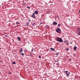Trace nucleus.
<instances>
[{
  "mask_svg": "<svg viewBox=\"0 0 80 80\" xmlns=\"http://www.w3.org/2000/svg\"><path fill=\"white\" fill-rule=\"evenodd\" d=\"M61 26V24H58V27H60Z\"/></svg>",
  "mask_w": 80,
  "mask_h": 80,
  "instance_id": "obj_8",
  "label": "nucleus"
},
{
  "mask_svg": "<svg viewBox=\"0 0 80 80\" xmlns=\"http://www.w3.org/2000/svg\"><path fill=\"white\" fill-rule=\"evenodd\" d=\"M56 31L58 33H61V30L59 28H58L56 29Z\"/></svg>",
  "mask_w": 80,
  "mask_h": 80,
  "instance_id": "obj_2",
  "label": "nucleus"
},
{
  "mask_svg": "<svg viewBox=\"0 0 80 80\" xmlns=\"http://www.w3.org/2000/svg\"><path fill=\"white\" fill-rule=\"evenodd\" d=\"M56 55H58V53H56Z\"/></svg>",
  "mask_w": 80,
  "mask_h": 80,
  "instance_id": "obj_23",
  "label": "nucleus"
},
{
  "mask_svg": "<svg viewBox=\"0 0 80 80\" xmlns=\"http://www.w3.org/2000/svg\"><path fill=\"white\" fill-rule=\"evenodd\" d=\"M57 65H59V63H58L57 64Z\"/></svg>",
  "mask_w": 80,
  "mask_h": 80,
  "instance_id": "obj_30",
  "label": "nucleus"
},
{
  "mask_svg": "<svg viewBox=\"0 0 80 80\" xmlns=\"http://www.w3.org/2000/svg\"><path fill=\"white\" fill-rule=\"evenodd\" d=\"M16 24L17 25H18V24H20V22H17L16 23Z\"/></svg>",
  "mask_w": 80,
  "mask_h": 80,
  "instance_id": "obj_12",
  "label": "nucleus"
},
{
  "mask_svg": "<svg viewBox=\"0 0 80 80\" xmlns=\"http://www.w3.org/2000/svg\"><path fill=\"white\" fill-rule=\"evenodd\" d=\"M28 25H29V23L27 22L26 23V26H28Z\"/></svg>",
  "mask_w": 80,
  "mask_h": 80,
  "instance_id": "obj_13",
  "label": "nucleus"
},
{
  "mask_svg": "<svg viewBox=\"0 0 80 80\" xmlns=\"http://www.w3.org/2000/svg\"><path fill=\"white\" fill-rule=\"evenodd\" d=\"M49 3H52V2L50 0V1L49 2Z\"/></svg>",
  "mask_w": 80,
  "mask_h": 80,
  "instance_id": "obj_21",
  "label": "nucleus"
},
{
  "mask_svg": "<svg viewBox=\"0 0 80 80\" xmlns=\"http://www.w3.org/2000/svg\"><path fill=\"white\" fill-rule=\"evenodd\" d=\"M5 37H8V36L7 35H5Z\"/></svg>",
  "mask_w": 80,
  "mask_h": 80,
  "instance_id": "obj_29",
  "label": "nucleus"
},
{
  "mask_svg": "<svg viewBox=\"0 0 80 80\" xmlns=\"http://www.w3.org/2000/svg\"><path fill=\"white\" fill-rule=\"evenodd\" d=\"M12 63L13 64H16V62H12Z\"/></svg>",
  "mask_w": 80,
  "mask_h": 80,
  "instance_id": "obj_17",
  "label": "nucleus"
},
{
  "mask_svg": "<svg viewBox=\"0 0 80 80\" xmlns=\"http://www.w3.org/2000/svg\"><path fill=\"white\" fill-rule=\"evenodd\" d=\"M28 21H29V22H30V21H31V20H30V19H29Z\"/></svg>",
  "mask_w": 80,
  "mask_h": 80,
  "instance_id": "obj_31",
  "label": "nucleus"
},
{
  "mask_svg": "<svg viewBox=\"0 0 80 80\" xmlns=\"http://www.w3.org/2000/svg\"><path fill=\"white\" fill-rule=\"evenodd\" d=\"M35 22H34L32 24V26H35Z\"/></svg>",
  "mask_w": 80,
  "mask_h": 80,
  "instance_id": "obj_14",
  "label": "nucleus"
},
{
  "mask_svg": "<svg viewBox=\"0 0 80 80\" xmlns=\"http://www.w3.org/2000/svg\"><path fill=\"white\" fill-rule=\"evenodd\" d=\"M74 50H77L76 46H75L74 47Z\"/></svg>",
  "mask_w": 80,
  "mask_h": 80,
  "instance_id": "obj_9",
  "label": "nucleus"
},
{
  "mask_svg": "<svg viewBox=\"0 0 80 80\" xmlns=\"http://www.w3.org/2000/svg\"><path fill=\"white\" fill-rule=\"evenodd\" d=\"M47 27H48V25H46L45 27V28H47Z\"/></svg>",
  "mask_w": 80,
  "mask_h": 80,
  "instance_id": "obj_22",
  "label": "nucleus"
},
{
  "mask_svg": "<svg viewBox=\"0 0 80 80\" xmlns=\"http://www.w3.org/2000/svg\"><path fill=\"white\" fill-rule=\"evenodd\" d=\"M27 8H28V9H30V7H29V6H28V7H27Z\"/></svg>",
  "mask_w": 80,
  "mask_h": 80,
  "instance_id": "obj_18",
  "label": "nucleus"
},
{
  "mask_svg": "<svg viewBox=\"0 0 80 80\" xmlns=\"http://www.w3.org/2000/svg\"><path fill=\"white\" fill-rule=\"evenodd\" d=\"M69 74H66V76H69Z\"/></svg>",
  "mask_w": 80,
  "mask_h": 80,
  "instance_id": "obj_25",
  "label": "nucleus"
},
{
  "mask_svg": "<svg viewBox=\"0 0 80 80\" xmlns=\"http://www.w3.org/2000/svg\"><path fill=\"white\" fill-rule=\"evenodd\" d=\"M71 44H72V42H70Z\"/></svg>",
  "mask_w": 80,
  "mask_h": 80,
  "instance_id": "obj_35",
  "label": "nucleus"
},
{
  "mask_svg": "<svg viewBox=\"0 0 80 80\" xmlns=\"http://www.w3.org/2000/svg\"><path fill=\"white\" fill-rule=\"evenodd\" d=\"M70 72H68L69 74H70Z\"/></svg>",
  "mask_w": 80,
  "mask_h": 80,
  "instance_id": "obj_36",
  "label": "nucleus"
},
{
  "mask_svg": "<svg viewBox=\"0 0 80 80\" xmlns=\"http://www.w3.org/2000/svg\"><path fill=\"white\" fill-rule=\"evenodd\" d=\"M21 55H22L23 56V55H24V53H21Z\"/></svg>",
  "mask_w": 80,
  "mask_h": 80,
  "instance_id": "obj_20",
  "label": "nucleus"
},
{
  "mask_svg": "<svg viewBox=\"0 0 80 80\" xmlns=\"http://www.w3.org/2000/svg\"><path fill=\"white\" fill-rule=\"evenodd\" d=\"M64 43H65V42H66V41H64Z\"/></svg>",
  "mask_w": 80,
  "mask_h": 80,
  "instance_id": "obj_33",
  "label": "nucleus"
},
{
  "mask_svg": "<svg viewBox=\"0 0 80 80\" xmlns=\"http://www.w3.org/2000/svg\"><path fill=\"white\" fill-rule=\"evenodd\" d=\"M27 51V50H25L24 51V52H26Z\"/></svg>",
  "mask_w": 80,
  "mask_h": 80,
  "instance_id": "obj_32",
  "label": "nucleus"
},
{
  "mask_svg": "<svg viewBox=\"0 0 80 80\" xmlns=\"http://www.w3.org/2000/svg\"><path fill=\"white\" fill-rule=\"evenodd\" d=\"M23 52V48H21L20 50V52L22 53Z\"/></svg>",
  "mask_w": 80,
  "mask_h": 80,
  "instance_id": "obj_5",
  "label": "nucleus"
},
{
  "mask_svg": "<svg viewBox=\"0 0 80 80\" xmlns=\"http://www.w3.org/2000/svg\"><path fill=\"white\" fill-rule=\"evenodd\" d=\"M33 48H32V50H31V52H33Z\"/></svg>",
  "mask_w": 80,
  "mask_h": 80,
  "instance_id": "obj_19",
  "label": "nucleus"
},
{
  "mask_svg": "<svg viewBox=\"0 0 80 80\" xmlns=\"http://www.w3.org/2000/svg\"><path fill=\"white\" fill-rule=\"evenodd\" d=\"M31 17L33 18H36L35 16V13H33L31 15Z\"/></svg>",
  "mask_w": 80,
  "mask_h": 80,
  "instance_id": "obj_3",
  "label": "nucleus"
},
{
  "mask_svg": "<svg viewBox=\"0 0 80 80\" xmlns=\"http://www.w3.org/2000/svg\"><path fill=\"white\" fill-rule=\"evenodd\" d=\"M42 23H43L42 22H40L39 25H41V24H42Z\"/></svg>",
  "mask_w": 80,
  "mask_h": 80,
  "instance_id": "obj_27",
  "label": "nucleus"
},
{
  "mask_svg": "<svg viewBox=\"0 0 80 80\" xmlns=\"http://www.w3.org/2000/svg\"><path fill=\"white\" fill-rule=\"evenodd\" d=\"M57 60H58V61H54V62H58V59H57Z\"/></svg>",
  "mask_w": 80,
  "mask_h": 80,
  "instance_id": "obj_16",
  "label": "nucleus"
},
{
  "mask_svg": "<svg viewBox=\"0 0 80 80\" xmlns=\"http://www.w3.org/2000/svg\"><path fill=\"white\" fill-rule=\"evenodd\" d=\"M66 50H67L68 51V50H69V49H68V48H66Z\"/></svg>",
  "mask_w": 80,
  "mask_h": 80,
  "instance_id": "obj_26",
  "label": "nucleus"
},
{
  "mask_svg": "<svg viewBox=\"0 0 80 80\" xmlns=\"http://www.w3.org/2000/svg\"><path fill=\"white\" fill-rule=\"evenodd\" d=\"M79 13H80V9H79Z\"/></svg>",
  "mask_w": 80,
  "mask_h": 80,
  "instance_id": "obj_34",
  "label": "nucleus"
},
{
  "mask_svg": "<svg viewBox=\"0 0 80 80\" xmlns=\"http://www.w3.org/2000/svg\"><path fill=\"white\" fill-rule=\"evenodd\" d=\"M65 72H66V71H64V73H65Z\"/></svg>",
  "mask_w": 80,
  "mask_h": 80,
  "instance_id": "obj_37",
  "label": "nucleus"
},
{
  "mask_svg": "<svg viewBox=\"0 0 80 80\" xmlns=\"http://www.w3.org/2000/svg\"><path fill=\"white\" fill-rule=\"evenodd\" d=\"M78 35L80 36V29L79 30V32L78 33Z\"/></svg>",
  "mask_w": 80,
  "mask_h": 80,
  "instance_id": "obj_15",
  "label": "nucleus"
},
{
  "mask_svg": "<svg viewBox=\"0 0 80 80\" xmlns=\"http://www.w3.org/2000/svg\"><path fill=\"white\" fill-rule=\"evenodd\" d=\"M35 13H36V14H38V12L37 11H35Z\"/></svg>",
  "mask_w": 80,
  "mask_h": 80,
  "instance_id": "obj_7",
  "label": "nucleus"
},
{
  "mask_svg": "<svg viewBox=\"0 0 80 80\" xmlns=\"http://www.w3.org/2000/svg\"><path fill=\"white\" fill-rule=\"evenodd\" d=\"M18 41H20V37H18Z\"/></svg>",
  "mask_w": 80,
  "mask_h": 80,
  "instance_id": "obj_10",
  "label": "nucleus"
},
{
  "mask_svg": "<svg viewBox=\"0 0 80 80\" xmlns=\"http://www.w3.org/2000/svg\"><path fill=\"white\" fill-rule=\"evenodd\" d=\"M55 40H56V41L60 42L61 43H62V42H63V40L62 39V38H56Z\"/></svg>",
  "mask_w": 80,
  "mask_h": 80,
  "instance_id": "obj_1",
  "label": "nucleus"
},
{
  "mask_svg": "<svg viewBox=\"0 0 80 80\" xmlns=\"http://www.w3.org/2000/svg\"><path fill=\"white\" fill-rule=\"evenodd\" d=\"M38 57H39V58H41V56H39Z\"/></svg>",
  "mask_w": 80,
  "mask_h": 80,
  "instance_id": "obj_24",
  "label": "nucleus"
},
{
  "mask_svg": "<svg viewBox=\"0 0 80 80\" xmlns=\"http://www.w3.org/2000/svg\"><path fill=\"white\" fill-rule=\"evenodd\" d=\"M50 50H52V51H54V50H55V49L53 48H50Z\"/></svg>",
  "mask_w": 80,
  "mask_h": 80,
  "instance_id": "obj_6",
  "label": "nucleus"
},
{
  "mask_svg": "<svg viewBox=\"0 0 80 80\" xmlns=\"http://www.w3.org/2000/svg\"><path fill=\"white\" fill-rule=\"evenodd\" d=\"M51 5H52V4H51Z\"/></svg>",
  "mask_w": 80,
  "mask_h": 80,
  "instance_id": "obj_38",
  "label": "nucleus"
},
{
  "mask_svg": "<svg viewBox=\"0 0 80 80\" xmlns=\"http://www.w3.org/2000/svg\"><path fill=\"white\" fill-rule=\"evenodd\" d=\"M66 72V73L67 74V72H68L67 71H65Z\"/></svg>",
  "mask_w": 80,
  "mask_h": 80,
  "instance_id": "obj_28",
  "label": "nucleus"
},
{
  "mask_svg": "<svg viewBox=\"0 0 80 80\" xmlns=\"http://www.w3.org/2000/svg\"><path fill=\"white\" fill-rule=\"evenodd\" d=\"M57 22H53V25H57Z\"/></svg>",
  "mask_w": 80,
  "mask_h": 80,
  "instance_id": "obj_4",
  "label": "nucleus"
},
{
  "mask_svg": "<svg viewBox=\"0 0 80 80\" xmlns=\"http://www.w3.org/2000/svg\"><path fill=\"white\" fill-rule=\"evenodd\" d=\"M66 43L67 45H69L68 42L66 41Z\"/></svg>",
  "mask_w": 80,
  "mask_h": 80,
  "instance_id": "obj_11",
  "label": "nucleus"
}]
</instances>
